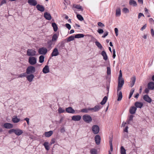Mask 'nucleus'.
Returning a JSON list of instances; mask_svg holds the SVG:
<instances>
[{
    "instance_id": "47",
    "label": "nucleus",
    "mask_w": 154,
    "mask_h": 154,
    "mask_svg": "<svg viewBox=\"0 0 154 154\" xmlns=\"http://www.w3.org/2000/svg\"><path fill=\"white\" fill-rule=\"evenodd\" d=\"M123 11L125 13H128L129 12V10L127 8H124L123 9Z\"/></svg>"
},
{
    "instance_id": "32",
    "label": "nucleus",
    "mask_w": 154,
    "mask_h": 154,
    "mask_svg": "<svg viewBox=\"0 0 154 154\" xmlns=\"http://www.w3.org/2000/svg\"><path fill=\"white\" fill-rule=\"evenodd\" d=\"M90 154H97V150L94 148H92L90 149Z\"/></svg>"
},
{
    "instance_id": "44",
    "label": "nucleus",
    "mask_w": 154,
    "mask_h": 154,
    "mask_svg": "<svg viewBox=\"0 0 154 154\" xmlns=\"http://www.w3.org/2000/svg\"><path fill=\"white\" fill-rule=\"evenodd\" d=\"M92 119L91 117L89 115H87V123H89L91 122Z\"/></svg>"
},
{
    "instance_id": "16",
    "label": "nucleus",
    "mask_w": 154,
    "mask_h": 154,
    "mask_svg": "<svg viewBox=\"0 0 154 154\" xmlns=\"http://www.w3.org/2000/svg\"><path fill=\"white\" fill-rule=\"evenodd\" d=\"M23 133V131L22 130L18 128H17L15 129L14 133L17 135H20Z\"/></svg>"
},
{
    "instance_id": "35",
    "label": "nucleus",
    "mask_w": 154,
    "mask_h": 154,
    "mask_svg": "<svg viewBox=\"0 0 154 154\" xmlns=\"http://www.w3.org/2000/svg\"><path fill=\"white\" fill-rule=\"evenodd\" d=\"M52 26L55 32H56L57 30V26L56 23H52Z\"/></svg>"
},
{
    "instance_id": "48",
    "label": "nucleus",
    "mask_w": 154,
    "mask_h": 154,
    "mask_svg": "<svg viewBox=\"0 0 154 154\" xmlns=\"http://www.w3.org/2000/svg\"><path fill=\"white\" fill-rule=\"evenodd\" d=\"M15 129H10L8 131V133L9 134H11L13 133H15Z\"/></svg>"
},
{
    "instance_id": "63",
    "label": "nucleus",
    "mask_w": 154,
    "mask_h": 154,
    "mask_svg": "<svg viewBox=\"0 0 154 154\" xmlns=\"http://www.w3.org/2000/svg\"><path fill=\"white\" fill-rule=\"evenodd\" d=\"M142 16L143 17L144 16L143 14L141 13H139L138 16V18L139 19Z\"/></svg>"
},
{
    "instance_id": "45",
    "label": "nucleus",
    "mask_w": 154,
    "mask_h": 154,
    "mask_svg": "<svg viewBox=\"0 0 154 154\" xmlns=\"http://www.w3.org/2000/svg\"><path fill=\"white\" fill-rule=\"evenodd\" d=\"M107 73L108 75H109L111 74V69L110 67L108 66L107 67Z\"/></svg>"
},
{
    "instance_id": "21",
    "label": "nucleus",
    "mask_w": 154,
    "mask_h": 154,
    "mask_svg": "<svg viewBox=\"0 0 154 154\" xmlns=\"http://www.w3.org/2000/svg\"><path fill=\"white\" fill-rule=\"evenodd\" d=\"M53 132L52 131H50L48 132H45L44 134L45 137H48L51 136L53 134Z\"/></svg>"
},
{
    "instance_id": "13",
    "label": "nucleus",
    "mask_w": 154,
    "mask_h": 154,
    "mask_svg": "<svg viewBox=\"0 0 154 154\" xmlns=\"http://www.w3.org/2000/svg\"><path fill=\"white\" fill-rule=\"evenodd\" d=\"M147 87L150 90L154 89V82H149L147 85Z\"/></svg>"
},
{
    "instance_id": "58",
    "label": "nucleus",
    "mask_w": 154,
    "mask_h": 154,
    "mask_svg": "<svg viewBox=\"0 0 154 154\" xmlns=\"http://www.w3.org/2000/svg\"><path fill=\"white\" fill-rule=\"evenodd\" d=\"M149 21L151 23H154V20L152 18H149Z\"/></svg>"
},
{
    "instance_id": "38",
    "label": "nucleus",
    "mask_w": 154,
    "mask_h": 154,
    "mask_svg": "<svg viewBox=\"0 0 154 154\" xmlns=\"http://www.w3.org/2000/svg\"><path fill=\"white\" fill-rule=\"evenodd\" d=\"M95 45L97 46V47L99 48L100 49H101L102 46L101 45L100 43V42L97 41H96L95 42Z\"/></svg>"
},
{
    "instance_id": "39",
    "label": "nucleus",
    "mask_w": 154,
    "mask_h": 154,
    "mask_svg": "<svg viewBox=\"0 0 154 154\" xmlns=\"http://www.w3.org/2000/svg\"><path fill=\"white\" fill-rule=\"evenodd\" d=\"M39 60L40 63H43L44 60V57L43 55L40 56L39 57Z\"/></svg>"
},
{
    "instance_id": "22",
    "label": "nucleus",
    "mask_w": 154,
    "mask_h": 154,
    "mask_svg": "<svg viewBox=\"0 0 154 154\" xmlns=\"http://www.w3.org/2000/svg\"><path fill=\"white\" fill-rule=\"evenodd\" d=\"M50 71L49 68L48 66L46 65L43 68L42 72L46 74L49 72Z\"/></svg>"
},
{
    "instance_id": "43",
    "label": "nucleus",
    "mask_w": 154,
    "mask_h": 154,
    "mask_svg": "<svg viewBox=\"0 0 154 154\" xmlns=\"http://www.w3.org/2000/svg\"><path fill=\"white\" fill-rule=\"evenodd\" d=\"M75 38L73 36H71L69 37L67 40V42H70L72 41H73L74 39Z\"/></svg>"
},
{
    "instance_id": "30",
    "label": "nucleus",
    "mask_w": 154,
    "mask_h": 154,
    "mask_svg": "<svg viewBox=\"0 0 154 154\" xmlns=\"http://www.w3.org/2000/svg\"><path fill=\"white\" fill-rule=\"evenodd\" d=\"M121 14V10L119 8L116 10V17L120 16Z\"/></svg>"
},
{
    "instance_id": "2",
    "label": "nucleus",
    "mask_w": 154,
    "mask_h": 154,
    "mask_svg": "<svg viewBox=\"0 0 154 154\" xmlns=\"http://www.w3.org/2000/svg\"><path fill=\"white\" fill-rule=\"evenodd\" d=\"M35 71V69L34 67L32 66H30L27 67L26 69V73L28 74H32Z\"/></svg>"
},
{
    "instance_id": "17",
    "label": "nucleus",
    "mask_w": 154,
    "mask_h": 154,
    "mask_svg": "<svg viewBox=\"0 0 154 154\" xmlns=\"http://www.w3.org/2000/svg\"><path fill=\"white\" fill-rule=\"evenodd\" d=\"M3 126L5 128L7 129L12 128L13 127V125L12 124L8 123H5L3 125Z\"/></svg>"
},
{
    "instance_id": "14",
    "label": "nucleus",
    "mask_w": 154,
    "mask_h": 154,
    "mask_svg": "<svg viewBox=\"0 0 154 154\" xmlns=\"http://www.w3.org/2000/svg\"><path fill=\"white\" fill-rule=\"evenodd\" d=\"M30 75H27L26 78L27 80L29 82H32L34 78V75L33 74H29Z\"/></svg>"
},
{
    "instance_id": "24",
    "label": "nucleus",
    "mask_w": 154,
    "mask_h": 154,
    "mask_svg": "<svg viewBox=\"0 0 154 154\" xmlns=\"http://www.w3.org/2000/svg\"><path fill=\"white\" fill-rule=\"evenodd\" d=\"M143 103L142 102H136L135 103L134 105L136 107L141 108L143 106Z\"/></svg>"
},
{
    "instance_id": "57",
    "label": "nucleus",
    "mask_w": 154,
    "mask_h": 154,
    "mask_svg": "<svg viewBox=\"0 0 154 154\" xmlns=\"http://www.w3.org/2000/svg\"><path fill=\"white\" fill-rule=\"evenodd\" d=\"M151 33L152 37L154 36V30L153 29H152L150 30Z\"/></svg>"
},
{
    "instance_id": "42",
    "label": "nucleus",
    "mask_w": 154,
    "mask_h": 154,
    "mask_svg": "<svg viewBox=\"0 0 154 154\" xmlns=\"http://www.w3.org/2000/svg\"><path fill=\"white\" fill-rule=\"evenodd\" d=\"M134 89L132 88L130 92L129 97V99H130L131 97H132V95H133V94L134 93Z\"/></svg>"
},
{
    "instance_id": "10",
    "label": "nucleus",
    "mask_w": 154,
    "mask_h": 154,
    "mask_svg": "<svg viewBox=\"0 0 154 154\" xmlns=\"http://www.w3.org/2000/svg\"><path fill=\"white\" fill-rule=\"evenodd\" d=\"M94 140L95 143L97 145H99L100 144V142L101 138L99 135H96L95 137Z\"/></svg>"
},
{
    "instance_id": "56",
    "label": "nucleus",
    "mask_w": 154,
    "mask_h": 154,
    "mask_svg": "<svg viewBox=\"0 0 154 154\" xmlns=\"http://www.w3.org/2000/svg\"><path fill=\"white\" fill-rule=\"evenodd\" d=\"M115 32V33L116 34V36H118V29L116 28H115L114 29Z\"/></svg>"
},
{
    "instance_id": "3",
    "label": "nucleus",
    "mask_w": 154,
    "mask_h": 154,
    "mask_svg": "<svg viewBox=\"0 0 154 154\" xmlns=\"http://www.w3.org/2000/svg\"><path fill=\"white\" fill-rule=\"evenodd\" d=\"M28 62L30 64L34 65L37 63L36 58L34 57H30L28 59Z\"/></svg>"
},
{
    "instance_id": "9",
    "label": "nucleus",
    "mask_w": 154,
    "mask_h": 154,
    "mask_svg": "<svg viewBox=\"0 0 154 154\" xmlns=\"http://www.w3.org/2000/svg\"><path fill=\"white\" fill-rule=\"evenodd\" d=\"M81 118V116L79 115H75L72 117V120L75 121H80Z\"/></svg>"
},
{
    "instance_id": "33",
    "label": "nucleus",
    "mask_w": 154,
    "mask_h": 154,
    "mask_svg": "<svg viewBox=\"0 0 154 154\" xmlns=\"http://www.w3.org/2000/svg\"><path fill=\"white\" fill-rule=\"evenodd\" d=\"M108 99V98L106 96L104 97L102 101L100 102V103L101 105H103L106 102Z\"/></svg>"
},
{
    "instance_id": "15",
    "label": "nucleus",
    "mask_w": 154,
    "mask_h": 154,
    "mask_svg": "<svg viewBox=\"0 0 154 154\" xmlns=\"http://www.w3.org/2000/svg\"><path fill=\"white\" fill-rule=\"evenodd\" d=\"M66 111L67 112L73 114L75 112V111L74 109L71 107L66 108Z\"/></svg>"
},
{
    "instance_id": "28",
    "label": "nucleus",
    "mask_w": 154,
    "mask_h": 154,
    "mask_svg": "<svg viewBox=\"0 0 154 154\" xmlns=\"http://www.w3.org/2000/svg\"><path fill=\"white\" fill-rule=\"evenodd\" d=\"M12 121L14 123H17L20 121V119L17 118V116H14L12 119Z\"/></svg>"
},
{
    "instance_id": "18",
    "label": "nucleus",
    "mask_w": 154,
    "mask_h": 154,
    "mask_svg": "<svg viewBox=\"0 0 154 154\" xmlns=\"http://www.w3.org/2000/svg\"><path fill=\"white\" fill-rule=\"evenodd\" d=\"M28 3L30 5L35 6L37 4V2L36 0H28Z\"/></svg>"
},
{
    "instance_id": "51",
    "label": "nucleus",
    "mask_w": 154,
    "mask_h": 154,
    "mask_svg": "<svg viewBox=\"0 0 154 154\" xmlns=\"http://www.w3.org/2000/svg\"><path fill=\"white\" fill-rule=\"evenodd\" d=\"M109 145H110V150L111 151H112L113 150V148H112V142L111 141H109Z\"/></svg>"
},
{
    "instance_id": "41",
    "label": "nucleus",
    "mask_w": 154,
    "mask_h": 154,
    "mask_svg": "<svg viewBox=\"0 0 154 154\" xmlns=\"http://www.w3.org/2000/svg\"><path fill=\"white\" fill-rule=\"evenodd\" d=\"M133 117L134 116L132 115H130L129 116V119L127 121L128 124H129V123L130 121H132Z\"/></svg>"
},
{
    "instance_id": "36",
    "label": "nucleus",
    "mask_w": 154,
    "mask_h": 154,
    "mask_svg": "<svg viewBox=\"0 0 154 154\" xmlns=\"http://www.w3.org/2000/svg\"><path fill=\"white\" fill-rule=\"evenodd\" d=\"M43 145L44 146L45 149L47 150H48L49 149V147L48 145V142H45L43 144Z\"/></svg>"
},
{
    "instance_id": "49",
    "label": "nucleus",
    "mask_w": 154,
    "mask_h": 154,
    "mask_svg": "<svg viewBox=\"0 0 154 154\" xmlns=\"http://www.w3.org/2000/svg\"><path fill=\"white\" fill-rule=\"evenodd\" d=\"M97 32L99 34H102L103 32V30L101 29H98L97 30Z\"/></svg>"
},
{
    "instance_id": "27",
    "label": "nucleus",
    "mask_w": 154,
    "mask_h": 154,
    "mask_svg": "<svg viewBox=\"0 0 154 154\" xmlns=\"http://www.w3.org/2000/svg\"><path fill=\"white\" fill-rule=\"evenodd\" d=\"M101 55L103 57V59L105 60H106L108 59V57L106 53L104 51H103L101 53Z\"/></svg>"
},
{
    "instance_id": "61",
    "label": "nucleus",
    "mask_w": 154,
    "mask_h": 154,
    "mask_svg": "<svg viewBox=\"0 0 154 154\" xmlns=\"http://www.w3.org/2000/svg\"><path fill=\"white\" fill-rule=\"evenodd\" d=\"M26 76V73H23L20 74L19 76V77L20 78H21L23 77H24Z\"/></svg>"
},
{
    "instance_id": "1",
    "label": "nucleus",
    "mask_w": 154,
    "mask_h": 154,
    "mask_svg": "<svg viewBox=\"0 0 154 154\" xmlns=\"http://www.w3.org/2000/svg\"><path fill=\"white\" fill-rule=\"evenodd\" d=\"M124 83V81L122 79H118V85L117 89L118 96L117 100L118 101H120L122 97V92L120 91L119 92V91L121 89Z\"/></svg>"
},
{
    "instance_id": "34",
    "label": "nucleus",
    "mask_w": 154,
    "mask_h": 154,
    "mask_svg": "<svg viewBox=\"0 0 154 154\" xmlns=\"http://www.w3.org/2000/svg\"><path fill=\"white\" fill-rule=\"evenodd\" d=\"M126 150L123 146H122L120 148V152L121 154H126Z\"/></svg>"
},
{
    "instance_id": "26",
    "label": "nucleus",
    "mask_w": 154,
    "mask_h": 154,
    "mask_svg": "<svg viewBox=\"0 0 154 154\" xmlns=\"http://www.w3.org/2000/svg\"><path fill=\"white\" fill-rule=\"evenodd\" d=\"M58 37V35L57 34H54L52 36V39H51V41H53L54 43H55Z\"/></svg>"
},
{
    "instance_id": "59",
    "label": "nucleus",
    "mask_w": 154,
    "mask_h": 154,
    "mask_svg": "<svg viewBox=\"0 0 154 154\" xmlns=\"http://www.w3.org/2000/svg\"><path fill=\"white\" fill-rule=\"evenodd\" d=\"M108 35V32H104V35L102 36V38H105L106 36H107Z\"/></svg>"
},
{
    "instance_id": "19",
    "label": "nucleus",
    "mask_w": 154,
    "mask_h": 154,
    "mask_svg": "<svg viewBox=\"0 0 154 154\" xmlns=\"http://www.w3.org/2000/svg\"><path fill=\"white\" fill-rule=\"evenodd\" d=\"M36 8L38 10L41 12L44 11L45 10V8L43 6L39 4L36 5Z\"/></svg>"
},
{
    "instance_id": "40",
    "label": "nucleus",
    "mask_w": 154,
    "mask_h": 154,
    "mask_svg": "<svg viewBox=\"0 0 154 154\" xmlns=\"http://www.w3.org/2000/svg\"><path fill=\"white\" fill-rule=\"evenodd\" d=\"M77 17L80 21H82L83 20V17L80 14H77Z\"/></svg>"
},
{
    "instance_id": "31",
    "label": "nucleus",
    "mask_w": 154,
    "mask_h": 154,
    "mask_svg": "<svg viewBox=\"0 0 154 154\" xmlns=\"http://www.w3.org/2000/svg\"><path fill=\"white\" fill-rule=\"evenodd\" d=\"M129 3L130 5H132L134 6H136L137 5L136 2L134 0H130Z\"/></svg>"
},
{
    "instance_id": "29",
    "label": "nucleus",
    "mask_w": 154,
    "mask_h": 154,
    "mask_svg": "<svg viewBox=\"0 0 154 154\" xmlns=\"http://www.w3.org/2000/svg\"><path fill=\"white\" fill-rule=\"evenodd\" d=\"M55 43L53 41H51V40H50L48 41L47 42L48 46L47 48H52V45H54Z\"/></svg>"
},
{
    "instance_id": "50",
    "label": "nucleus",
    "mask_w": 154,
    "mask_h": 154,
    "mask_svg": "<svg viewBox=\"0 0 154 154\" xmlns=\"http://www.w3.org/2000/svg\"><path fill=\"white\" fill-rule=\"evenodd\" d=\"M7 1L6 0H2L0 3V5L2 6L4 4H6Z\"/></svg>"
},
{
    "instance_id": "54",
    "label": "nucleus",
    "mask_w": 154,
    "mask_h": 154,
    "mask_svg": "<svg viewBox=\"0 0 154 154\" xmlns=\"http://www.w3.org/2000/svg\"><path fill=\"white\" fill-rule=\"evenodd\" d=\"M97 24L98 26H101L102 27H104V25L100 22H98Z\"/></svg>"
},
{
    "instance_id": "64",
    "label": "nucleus",
    "mask_w": 154,
    "mask_h": 154,
    "mask_svg": "<svg viewBox=\"0 0 154 154\" xmlns=\"http://www.w3.org/2000/svg\"><path fill=\"white\" fill-rule=\"evenodd\" d=\"M146 27V24H145V25H144L143 27H142L141 28V29L140 30H141V31H143V30L144 29H145Z\"/></svg>"
},
{
    "instance_id": "23",
    "label": "nucleus",
    "mask_w": 154,
    "mask_h": 154,
    "mask_svg": "<svg viewBox=\"0 0 154 154\" xmlns=\"http://www.w3.org/2000/svg\"><path fill=\"white\" fill-rule=\"evenodd\" d=\"M44 17L45 19L48 20H50L51 19L50 14L47 12H45L44 13Z\"/></svg>"
},
{
    "instance_id": "37",
    "label": "nucleus",
    "mask_w": 154,
    "mask_h": 154,
    "mask_svg": "<svg viewBox=\"0 0 154 154\" xmlns=\"http://www.w3.org/2000/svg\"><path fill=\"white\" fill-rule=\"evenodd\" d=\"M84 35L82 34H79L75 35V37L76 38H79L83 37Z\"/></svg>"
},
{
    "instance_id": "52",
    "label": "nucleus",
    "mask_w": 154,
    "mask_h": 154,
    "mask_svg": "<svg viewBox=\"0 0 154 154\" xmlns=\"http://www.w3.org/2000/svg\"><path fill=\"white\" fill-rule=\"evenodd\" d=\"M112 51L113 53L112 57L114 59L116 56V51L115 49H113Z\"/></svg>"
},
{
    "instance_id": "60",
    "label": "nucleus",
    "mask_w": 154,
    "mask_h": 154,
    "mask_svg": "<svg viewBox=\"0 0 154 154\" xmlns=\"http://www.w3.org/2000/svg\"><path fill=\"white\" fill-rule=\"evenodd\" d=\"M149 90L150 89H149L148 88H146L145 90V93L146 94H148L149 93Z\"/></svg>"
},
{
    "instance_id": "8",
    "label": "nucleus",
    "mask_w": 154,
    "mask_h": 154,
    "mask_svg": "<svg viewBox=\"0 0 154 154\" xmlns=\"http://www.w3.org/2000/svg\"><path fill=\"white\" fill-rule=\"evenodd\" d=\"M92 130L95 134H98L99 131V128L97 125H94L92 127Z\"/></svg>"
},
{
    "instance_id": "11",
    "label": "nucleus",
    "mask_w": 154,
    "mask_h": 154,
    "mask_svg": "<svg viewBox=\"0 0 154 154\" xmlns=\"http://www.w3.org/2000/svg\"><path fill=\"white\" fill-rule=\"evenodd\" d=\"M143 99L145 101L148 103H150L152 102L151 99L147 94L144 95Z\"/></svg>"
},
{
    "instance_id": "5",
    "label": "nucleus",
    "mask_w": 154,
    "mask_h": 154,
    "mask_svg": "<svg viewBox=\"0 0 154 154\" xmlns=\"http://www.w3.org/2000/svg\"><path fill=\"white\" fill-rule=\"evenodd\" d=\"M102 107L100 105H97L93 108H87V110H91L92 112L98 111Z\"/></svg>"
},
{
    "instance_id": "55",
    "label": "nucleus",
    "mask_w": 154,
    "mask_h": 154,
    "mask_svg": "<svg viewBox=\"0 0 154 154\" xmlns=\"http://www.w3.org/2000/svg\"><path fill=\"white\" fill-rule=\"evenodd\" d=\"M66 26V27L67 28H68L69 29H70L71 28L70 25L68 23H66L65 25Z\"/></svg>"
},
{
    "instance_id": "25",
    "label": "nucleus",
    "mask_w": 154,
    "mask_h": 154,
    "mask_svg": "<svg viewBox=\"0 0 154 154\" xmlns=\"http://www.w3.org/2000/svg\"><path fill=\"white\" fill-rule=\"evenodd\" d=\"M136 81V77L135 76H133L131 78L130 81V86L131 87H132L134 85Z\"/></svg>"
},
{
    "instance_id": "53",
    "label": "nucleus",
    "mask_w": 154,
    "mask_h": 154,
    "mask_svg": "<svg viewBox=\"0 0 154 154\" xmlns=\"http://www.w3.org/2000/svg\"><path fill=\"white\" fill-rule=\"evenodd\" d=\"M122 79V73L121 70H120L119 71V75L118 78L119 79Z\"/></svg>"
},
{
    "instance_id": "20",
    "label": "nucleus",
    "mask_w": 154,
    "mask_h": 154,
    "mask_svg": "<svg viewBox=\"0 0 154 154\" xmlns=\"http://www.w3.org/2000/svg\"><path fill=\"white\" fill-rule=\"evenodd\" d=\"M137 110V108L134 106L130 107L129 109V112L131 114H134Z\"/></svg>"
},
{
    "instance_id": "62",
    "label": "nucleus",
    "mask_w": 154,
    "mask_h": 154,
    "mask_svg": "<svg viewBox=\"0 0 154 154\" xmlns=\"http://www.w3.org/2000/svg\"><path fill=\"white\" fill-rule=\"evenodd\" d=\"M83 119L85 121V122H87V115H85L83 116Z\"/></svg>"
},
{
    "instance_id": "12",
    "label": "nucleus",
    "mask_w": 154,
    "mask_h": 154,
    "mask_svg": "<svg viewBox=\"0 0 154 154\" xmlns=\"http://www.w3.org/2000/svg\"><path fill=\"white\" fill-rule=\"evenodd\" d=\"M59 53L57 48H55L51 54V56H56L58 55Z\"/></svg>"
},
{
    "instance_id": "7",
    "label": "nucleus",
    "mask_w": 154,
    "mask_h": 154,
    "mask_svg": "<svg viewBox=\"0 0 154 154\" xmlns=\"http://www.w3.org/2000/svg\"><path fill=\"white\" fill-rule=\"evenodd\" d=\"M72 9L73 10L75 11V12L76 14H77V13L76 12V9H78V10H79L80 11H82L83 10V9L82 7L80 5H73Z\"/></svg>"
},
{
    "instance_id": "6",
    "label": "nucleus",
    "mask_w": 154,
    "mask_h": 154,
    "mask_svg": "<svg viewBox=\"0 0 154 154\" xmlns=\"http://www.w3.org/2000/svg\"><path fill=\"white\" fill-rule=\"evenodd\" d=\"M38 52L40 54L45 55L47 52V50L45 48L42 47L39 49Z\"/></svg>"
},
{
    "instance_id": "4",
    "label": "nucleus",
    "mask_w": 154,
    "mask_h": 154,
    "mask_svg": "<svg viewBox=\"0 0 154 154\" xmlns=\"http://www.w3.org/2000/svg\"><path fill=\"white\" fill-rule=\"evenodd\" d=\"M36 52L32 49H28L27 51V55L28 56L34 57L36 55Z\"/></svg>"
},
{
    "instance_id": "46",
    "label": "nucleus",
    "mask_w": 154,
    "mask_h": 154,
    "mask_svg": "<svg viewBox=\"0 0 154 154\" xmlns=\"http://www.w3.org/2000/svg\"><path fill=\"white\" fill-rule=\"evenodd\" d=\"M58 112L59 113H63L65 112V111L61 107H59L58 109Z\"/></svg>"
}]
</instances>
